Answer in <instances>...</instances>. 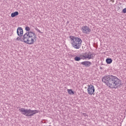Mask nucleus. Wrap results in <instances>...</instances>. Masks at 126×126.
<instances>
[{"instance_id":"1","label":"nucleus","mask_w":126,"mask_h":126,"mask_svg":"<svg viewBox=\"0 0 126 126\" xmlns=\"http://www.w3.org/2000/svg\"><path fill=\"white\" fill-rule=\"evenodd\" d=\"M17 34L19 37L16 39V41H21L29 45H33L37 38L36 34L32 32H27L23 35V29L21 27L18 28Z\"/></svg>"},{"instance_id":"2","label":"nucleus","mask_w":126,"mask_h":126,"mask_svg":"<svg viewBox=\"0 0 126 126\" xmlns=\"http://www.w3.org/2000/svg\"><path fill=\"white\" fill-rule=\"evenodd\" d=\"M69 38L71 40V44L72 47L74 49H80L81 48V44L82 43V40L81 38L73 36H70Z\"/></svg>"},{"instance_id":"3","label":"nucleus","mask_w":126,"mask_h":126,"mask_svg":"<svg viewBox=\"0 0 126 126\" xmlns=\"http://www.w3.org/2000/svg\"><path fill=\"white\" fill-rule=\"evenodd\" d=\"M110 88L117 89L119 87H121L123 84L122 83V80L118 79V77L114 76H111V82L110 81Z\"/></svg>"},{"instance_id":"4","label":"nucleus","mask_w":126,"mask_h":126,"mask_svg":"<svg viewBox=\"0 0 126 126\" xmlns=\"http://www.w3.org/2000/svg\"><path fill=\"white\" fill-rule=\"evenodd\" d=\"M19 111H20V112L21 113V114H22V115L26 116V117H32L34 116V115H36V114H38V113H39V110L25 109V108H23L19 109Z\"/></svg>"},{"instance_id":"5","label":"nucleus","mask_w":126,"mask_h":126,"mask_svg":"<svg viewBox=\"0 0 126 126\" xmlns=\"http://www.w3.org/2000/svg\"><path fill=\"white\" fill-rule=\"evenodd\" d=\"M102 82L105 83L107 86L110 87L111 86V82L112 81V76L110 77V75L104 76L102 78Z\"/></svg>"},{"instance_id":"6","label":"nucleus","mask_w":126,"mask_h":126,"mask_svg":"<svg viewBox=\"0 0 126 126\" xmlns=\"http://www.w3.org/2000/svg\"><path fill=\"white\" fill-rule=\"evenodd\" d=\"M94 54H91V52H89L88 53L86 52L83 54V55H81V60H85L88 59L89 60H91L94 59Z\"/></svg>"},{"instance_id":"7","label":"nucleus","mask_w":126,"mask_h":126,"mask_svg":"<svg viewBox=\"0 0 126 126\" xmlns=\"http://www.w3.org/2000/svg\"><path fill=\"white\" fill-rule=\"evenodd\" d=\"M87 91L89 95H93L94 92H95V88H94V86L92 85H88Z\"/></svg>"},{"instance_id":"8","label":"nucleus","mask_w":126,"mask_h":126,"mask_svg":"<svg viewBox=\"0 0 126 126\" xmlns=\"http://www.w3.org/2000/svg\"><path fill=\"white\" fill-rule=\"evenodd\" d=\"M81 30L83 33H85V34H89L91 32V29H90L87 26L82 27Z\"/></svg>"},{"instance_id":"9","label":"nucleus","mask_w":126,"mask_h":126,"mask_svg":"<svg viewBox=\"0 0 126 126\" xmlns=\"http://www.w3.org/2000/svg\"><path fill=\"white\" fill-rule=\"evenodd\" d=\"M83 65H85L86 67H89L90 65L92 64L91 62L89 61H84L81 63Z\"/></svg>"},{"instance_id":"10","label":"nucleus","mask_w":126,"mask_h":126,"mask_svg":"<svg viewBox=\"0 0 126 126\" xmlns=\"http://www.w3.org/2000/svg\"><path fill=\"white\" fill-rule=\"evenodd\" d=\"M112 62H113V60H112V59L107 58L106 60V63H107V64H110L112 63Z\"/></svg>"},{"instance_id":"11","label":"nucleus","mask_w":126,"mask_h":126,"mask_svg":"<svg viewBox=\"0 0 126 126\" xmlns=\"http://www.w3.org/2000/svg\"><path fill=\"white\" fill-rule=\"evenodd\" d=\"M19 13H18V11L14 12L11 14V17H15V16H17Z\"/></svg>"},{"instance_id":"12","label":"nucleus","mask_w":126,"mask_h":126,"mask_svg":"<svg viewBox=\"0 0 126 126\" xmlns=\"http://www.w3.org/2000/svg\"><path fill=\"white\" fill-rule=\"evenodd\" d=\"M68 93L70 95H73L74 94V92L72 91V90H68Z\"/></svg>"},{"instance_id":"13","label":"nucleus","mask_w":126,"mask_h":126,"mask_svg":"<svg viewBox=\"0 0 126 126\" xmlns=\"http://www.w3.org/2000/svg\"><path fill=\"white\" fill-rule=\"evenodd\" d=\"M74 59L75 60V61L76 62H79V61H80V60H81V58L79 57L76 56V57H75L74 58Z\"/></svg>"},{"instance_id":"14","label":"nucleus","mask_w":126,"mask_h":126,"mask_svg":"<svg viewBox=\"0 0 126 126\" xmlns=\"http://www.w3.org/2000/svg\"><path fill=\"white\" fill-rule=\"evenodd\" d=\"M25 30L26 31H28V32H29V31L30 30V28L28 26L26 27Z\"/></svg>"},{"instance_id":"15","label":"nucleus","mask_w":126,"mask_h":126,"mask_svg":"<svg viewBox=\"0 0 126 126\" xmlns=\"http://www.w3.org/2000/svg\"><path fill=\"white\" fill-rule=\"evenodd\" d=\"M35 30L36 31H37V32H39V33H41V31L39 30H38L37 27H35Z\"/></svg>"},{"instance_id":"16","label":"nucleus","mask_w":126,"mask_h":126,"mask_svg":"<svg viewBox=\"0 0 126 126\" xmlns=\"http://www.w3.org/2000/svg\"><path fill=\"white\" fill-rule=\"evenodd\" d=\"M122 12H123V13H126V8L123 9Z\"/></svg>"},{"instance_id":"17","label":"nucleus","mask_w":126,"mask_h":126,"mask_svg":"<svg viewBox=\"0 0 126 126\" xmlns=\"http://www.w3.org/2000/svg\"><path fill=\"white\" fill-rule=\"evenodd\" d=\"M82 115L84 116V117H86L87 115L86 113H82Z\"/></svg>"},{"instance_id":"18","label":"nucleus","mask_w":126,"mask_h":126,"mask_svg":"<svg viewBox=\"0 0 126 126\" xmlns=\"http://www.w3.org/2000/svg\"><path fill=\"white\" fill-rule=\"evenodd\" d=\"M100 68H102V67H100Z\"/></svg>"}]
</instances>
